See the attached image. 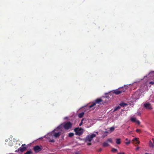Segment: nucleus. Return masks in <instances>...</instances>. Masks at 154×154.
<instances>
[{"instance_id": "f257e3e1", "label": "nucleus", "mask_w": 154, "mask_h": 154, "mask_svg": "<svg viewBox=\"0 0 154 154\" xmlns=\"http://www.w3.org/2000/svg\"><path fill=\"white\" fill-rule=\"evenodd\" d=\"M96 136V135L94 134H93L90 135H88L86 137L85 141L86 142H88L87 145H91V142L92 139Z\"/></svg>"}, {"instance_id": "f03ea898", "label": "nucleus", "mask_w": 154, "mask_h": 154, "mask_svg": "<svg viewBox=\"0 0 154 154\" xmlns=\"http://www.w3.org/2000/svg\"><path fill=\"white\" fill-rule=\"evenodd\" d=\"M128 86L124 85L123 87H122L118 89H116L113 91V93L116 94V95H118L125 91L128 88Z\"/></svg>"}, {"instance_id": "7ed1b4c3", "label": "nucleus", "mask_w": 154, "mask_h": 154, "mask_svg": "<svg viewBox=\"0 0 154 154\" xmlns=\"http://www.w3.org/2000/svg\"><path fill=\"white\" fill-rule=\"evenodd\" d=\"M103 100L101 99L98 98L93 102L91 105L89 106V108H91L95 106L97 104H100V103Z\"/></svg>"}, {"instance_id": "20e7f679", "label": "nucleus", "mask_w": 154, "mask_h": 154, "mask_svg": "<svg viewBox=\"0 0 154 154\" xmlns=\"http://www.w3.org/2000/svg\"><path fill=\"white\" fill-rule=\"evenodd\" d=\"M74 131L75 132V134L77 135L80 136L82 135L83 132V130L82 128H76L74 129Z\"/></svg>"}, {"instance_id": "39448f33", "label": "nucleus", "mask_w": 154, "mask_h": 154, "mask_svg": "<svg viewBox=\"0 0 154 154\" xmlns=\"http://www.w3.org/2000/svg\"><path fill=\"white\" fill-rule=\"evenodd\" d=\"M72 124L69 122H65L63 124V127L66 130H68L72 128Z\"/></svg>"}, {"instance_id": "423d86ee", "label": "nucleus", "mask_w": 154, "mask_h": 154, "mask_svg": "<svg viewBox=\"0 0 154 154\" xmlns=\"http://www.w3.org/2000/svg\"><path fill=\"white\" fill-rule=\"evenodd\" d=\"M42 149V146H39L38 145L35 146L33 148V149L35 152H38L41 151Z\"/></svg>"}, {"instance_id": "0eeeda50", "label": "nucleus", "mask_w": 154, "mask_h": 154, "mask_svg": "<svg viewBox=\"0 0 154 154\" xmlns=\"http://www.w3.org/2000/svg\"><path fill=\"white\" fill-rule=\"evenodd\" d=\"M26 145L25 144H23L22 145V146L19 148L18 149V151H20L21 152H23L25 151L27 149V147L26 146Z\"/></svg>"}, {"instance_id": "6e6552de", "label": "nucleus", "mask_w": 154, "mask_h": 154, "mask_svg": "<svg viewBox=\"0 0 154 154\" xmlns=\"http://www.w3.org/2000/svg\"><path fill=\"white\" fill-rule=\"evenodd\" d=\"M144 107L147 109H152V107L151 106L150 104L149 103H146L144 105Z\"/></svg>"}, {"instance_id": "1a4fd4ad", "label": "nucleus", "mask_w": 154, "mask_h": 154, "mask_svg": "<svg viewBox=\"0 0 154 154\" xmlns=\"http://www.w3.org/2000/svg\"><path fill=\"white\" fill-rule=\"evenodd\" d=\"M60 134L61 133L60 132L54 133V135L55 137L57 138L60 136Z\"/></svg>"}, {"instance_id": "9d476101", "label": "nucleus", "mask_w": 154, "mask_h": 154, "mask_svg": "<svg viewBox=\"0 0 154 154\" xmlns=\"http://www.w3.org/2000/svg\"><path fill=\"white\" fill-rule=\"evenodd\" d=\"M128 104L125 103H122L119 104V105L121 106H127Z\"/></svg>"}, {"instance_id": "9b49d317", "label": "nucleus", "mask_w": 154, "mask_h": 154, "mask_svg": "<svg viewBox=\"0 0 154 154\" xmlns=\"http://www.w3.org/2000/svg\"><path fill=\"white\" fill-rule=\"evenodd\" d=\"M84 115V112H82L79 114L78 117L79 118H81L83 117Z\"/></svg>"}, {"instance_id": "f8f14e48", "label": "nucleus", "mask_w": 154, "mask_h": 154, "mask_svg": "<svg viewBox=\"0 0 154 154\" xmlns=\"http://www.w3.org/2000/svg\"><path fill=\"white\" fill-rule=\"evenodd\" d=\"M116 143L117 144H119L121 143V139L119 138L117 139L116 140Z\"/></svg>"}, {"instance_id": "ddd939ff", "label": "nucleus", "mask_w": 154, "mask_h": 154, "mask_svg": "<svg viewBox=\"0 0 154 154\" xmlns=\"http://www.w3.org/2000/svg\"><path fill=\"white\" fill-rule=\"evenodd\" d=\"M109 144L107 142H104L103 144V147H106L109 146Z\"/></svg>"}, {"instance_id": "4468645a", "label": "nucleus", "mask_w": 154, "mask_h": 154, "mask_svg": "<svg viewBox=\"0 0 154 154\" xmlns=\"http://www.w3.org/2000/svg\"><path fill=\"white\" fill-rule=\"evenodd\" d=\"M133 141L136 142V144H139L140 143L139 141L137 140V138H134L133 140Z\"/></svg>"}, {"instance_id": "2eb2a0df", "label": "nucleus", "mask_w": 154, "mask_h": 154, "mask_svg": "<svg viewBox=\"0 0 154 154\" xmlns=\"http://www.w3.org/2000/svg\"><path fill=\"white\" fill-rule=\"evenodd\" d=\"M149 145L150 147H154V145L153 143H152V141L151 140H150L149 142Z\"/></svg>"}, {"instance_id": "dca6fc26", "label": "nucleus", "mask_w": 154, "mask_h": 154, "mask_svg": "<svg viewBox=\"0 0 154 154\" xmlns=\"http://www.w3.org/2000/svg\"><path fill=\"white\" fill-rule=\"evenodd\" d=\"M130 120L131 121L134 122H135L137 120L136 118L133 117L131 118Z\"/></svg>"}, {"instance_id": "f3484780", "label": "nucleus", "mask_w": 154, "mask_h": 154, "mask_svg": "<svg viewBox=\"0 0 154 154\" xmlns=\"http://www.w3.org/2000/svg\"><path fill=\"white\" fill-rule=\"evenodd\" d=\"M109 129H110V130L109 131H110L109 133H110L114 131V130H115V128L114 127H111Z\"/></svg>"}, {"instance_id": "a211bd4d", "label": "nucleus", "mask_w": 154, "mask_h": 154, "mask_svg": "<svg viewBox=\"0 0 154 154\" xmlns=\"http://www.w3.org/2000/svg\"><path fill=\"white\" fill-rule=\"evenodd\" d=\"M121 107L119 106L116 107L113 111L114 112L117 111V110L120 109Z\"/></svg>"}, {"instance_id": "6ab92c4d", "label": "nucleus", "mask_w": 154, "mask_h": 154, "mask_svg": "<svg viewBox=\"0 0 154 154\" xmlns=\"http://www.w3.org/2000/svg\"><path fill=\"white\" fill-rule=\"evenodd\" d=\"M74 135V134L73 133H69L68 136L69 137H72Z\"/></svg>"}, {"instance_id": "aec40b11", "label": "nucleus", "mask_w": 154, "mask_h": 154, "mask_svg": "<svg viewBox=\"0 0 154 154\" xmlns=\"http://www.w3.org/2000/svg\"><path fill=\"white\" fill-rule=\"evenodd\" d=\"M32 151L31 150H29L27 151L26 153H24L23 154H32Z\"/></svg>"}, {"instance_id": "412c9836", "label": "nucleus", "mask_w": 154, "mask_h": 154, "mask_svg": "<svg viewBox=\"0 0 154 154\" xmlns=\"http://www.w3.org/2000/svg\"><path fill=\"white\" fill-rule=\"evenodd\" d=\"M111 151L113 152H116L117 151V150L116 149L112 148V149Z\"/></svg>"}, {"instance_id": "4be33fe9", "label": "nucleus", "mask_w": 154, "mask_h": 154, "mask_svg": "<svg viewBox=\"0 0 154 154\" xmlns=\"http://www.w3.org/2000/svg\"><path fill=\"white\" fill-rule=\"evenodd\" d=\"M84 120H85L84 119H82L81 122L79 124V126H81V125H82V124L83 123V121H84Z\"/></svg>"}, {"instance_id": "5701e85b", "label": "nucleus", "mask_w": 154, "mask_h": 154, "mask_svg": "<svg viewBox=\"0 0 154 154\" xmlns=\"http://www.w3.org/2000/svg\"><path fill=\"white\" fill-rule=\"evenodd\" d=\"M107 142H110L111 143H112V140L111 138L108 139L107 140Z\"/></svg>"}, {"instance_id": "b1692460", "label": "nucleus", "mask_w": 154, "mask_h": 154, "mask_svg": "<svg viewBox=\"0 0 154 154\" xmlns=\"http://www.w3.org/2000/svg\"><path fill=\"white\" fill-rule=\"evenodd\" d=\"M135 122H136L138 125H140V122L138 120H137Z\"/></svg>"}, {"instance_id": "393cba45", "label": "nucleus", "mask_w": 154, "mask_h": 154, "mask_svg": "<svg viewBox=\"0 0 154 154\" xmlns=\"http://www.w3.org/2000/svg\"><path fill=\"white\" fill-rule=\"evenodd\" d=\"M130 140H129L128 142H125V144H130Z\"/></svg>"}, {"instance_id": "a878e982", "label": "nucleus", "mask_w": 154, "mask_h": 154, "mask_svg": "<svg viewBox=\"0 0 154 154\" xmlns=\"http://www.w3.org/2000/svg\"><path fill=\"white\" fill-rule=\"evenodd\" d=\"M136 131L137 133H139L140 132V130L139 129H137L136 130Z\"/></svg>"}, {"instance_id": "bb28decb", "label": "nucleus", "mask_w": 154, "mask_h": 154, "mask_svg": "<svg viewBox=\"0 0 154 154\" xmlns=\"http://www.w3.org/2000/svg\"><path fill=\"white\" fill-rule=\"evenodd\" d=\"M50 142H52V143H54L55 142V140H54V139H52V140H49V141Z\"/></svg>"}, {"instance_id": "cd10ccee", "label": "nucleus", "mask_w": 154, "mask_h": 154, "mask_svg": "<svg viewBox=\"0 0 154 154\" xmlns=\"http://www.w3.org/2000/svg\"><path fill=\"white\" fill-rule=\"evenodd\" d=\"M108 131H105L104 132V133H105H105H106V134H107V133H109Z\"/></svg>"}, {"instance_id": "c85d7f7f", "label": "nucleus", "mask_w": 154, "mask_h": 154, "mask_svg": "<svg viewBox=\"0 0 154 154\" xmlns=\"http://www.w3.org/2000/svg\"><path fill=\"white\" fill-rule=\"evenodd\" d=\"M140 148V147H137L136 148V150H137L138 149H139Z\"/></svg>"}, {"instance_id": "c756f323", "label": "nucleus", "mask_w": 154, "mask_h": 154, "mask_svg": "<svg viewBox=\"0 0 154 154\" xmlns=\"http://www.w3.org/2000/svg\"><path fill=\"white\" fill-rule=\"evenodd\" d=\"M102 150V149L101 148H100L98 150L99 152H100Z\"/></svg>"}, {"instance_id": "7c9ffc66", "label": "nucleus", "mask_w": 154, "mask_h": 154, "mask_svg": "<svg viewBox=\"0 0 154 154\" xmlns=\"http://www.w3.org/2000/svg\"><path fill=\"white\" fill-rule=\"evenodd\" d=\"M117 154H125L124 152H119Z\"/></svg>"}, {"instance_id": "2f4dec72", "label": "nucleus", "mask_w": 154, "mask_h": 154, "mask_svg": "<svg viewBox=\"0 0 154 154\" xmlns=\"http://www.w3.org/2000/svg\"><path fill=\"white\" fill-rule=\"evenodd\" d=\"M125 140H126V141H128V138H126V139H125Z\"/></svg>"}, {"instance_id": "473e14b6", "label": "nucleus", "mask_w": 154, "mask_h": 154, "mask_svg": "<svg viewBox=\"0 0 154 154\" xmlns=\"http://www.w3.org/2000/svg\"><path fill=\"white\" fill-rule=\"evenodd\" d=\"M107 134H106V135H105V136H107Z\"/></svg>"}]
</instances>
